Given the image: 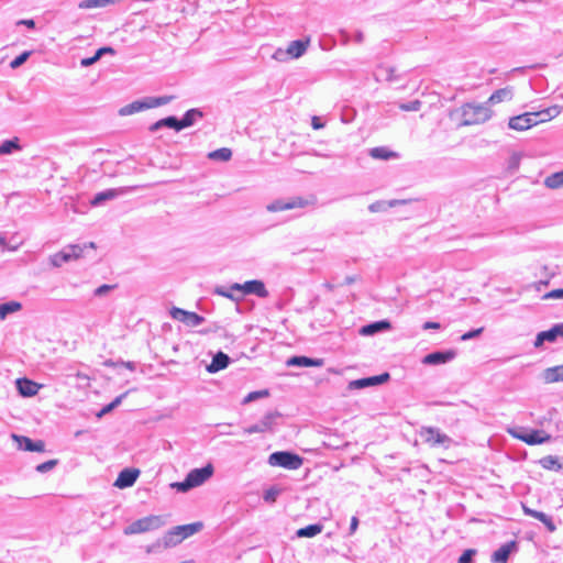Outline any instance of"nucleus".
Masks as SVG:
<instances>
[{"label": "nucleus", "instance_id": "obj_1", "mask_svg": "<svg viewBox=\"0 0 563 563\" xmlns=\"http://www.w3.org/2000/svg\"><path fill=\"white\" fill-rule=\"evenodd\" d=\"M559 113V107L554 106L542 111L519 114L510 118L509 128L516 131H525L538 123L550 120Z\"/></svg>", "mask_w": 563, "mask_h": 563}, {"label": "nucleus", "instance_id": "obj_2", "mask_svg": "<svg viewBox=\"0 0 563 563\" xmlns=\"http://www.w3.org/2000/svg\"><path fill=\"white\" fill-rule=\"evenodd\" d=\"M213 465L211 463H208L206 466L201 468H195L190 471L187 474L185 481L172 483L170 487L177 489L178 492H188L194 487L202 485L213 475Z\"/></svg>", "mask_w": 563, "mask_h": 563}, {"label": "nucleus", "instance_id": "obj_3", "mask_svg": "<svg viewBox=\"0 0 563 563\" xmlns=\"http://www.w3.org/2000/svg\"><path fill=\"white\" fill-rule=\"evenodd\" d=\"M203 528V523L200 521L188 523V525H181L176 526L169 531L166 532V534L163 538L164 547H174L178 543H180L183 540L194 536L195 533L199 532Z\"/></svg>", "mask_w": 563, "mask_h": 563}, {"label": "nucleus", "instance_id": "obj_4", "mask_svg": "<svg viewBox=\"0 0 563 563\" xmlns=\"http://www.w3.org/2000/svg\"><path fill=\"white\" fill-rule=\"evenodd\" d=\"M490 110L484 104L467 103L462 107L463 125L481 124L490 118Z\"/></svg>", "mask_w": 563, "mask_h": 563}, {"label": "nucleus", "instance_id": "obj_5", "mask_svg": "<svg viewBox=\"0 0 563 563\" xmlns=\"http://www.w3.org/2000/svg\"><path fill=\"white\" fill-rule=\"evenodd\" d=\"M165 521L162 516H147L132 522L124 529V534L144 533L164 526Z\"/></svg>", "mask_w": 563, "mask_h": 563}, {"label": "nucleus", "instance_id": "obj_6", "mask_svg": "<svg viewBox=\"0 0 563 563\" xmlns=\"http://www.w3.org/2000/svg\"><path fill=\"white\" fill-rule=\"evenodd\" d=\"M268 462L272 466H280L287 470H298L301 467L303 460L298 454L279 451L272 453L268 457Z\"/></svg>", "mask_w": 563, "mask_h": 563}, {"label": "nucleus", "instance_id": "obj_7", "mask_svg": "<svg viewBox=\"0 0 563 563\" xmlns=\"http://www.w3.org/2000/svg\"><path fill=\"white\" fill-rule=\"evenodd\" d=\"M232 290L242 291L243 295L254 294L261 298H266L268 296V291L262 280H249L244 284H233L231 286Z\"/></svg>", "mask_w": 563, "mask_h": 563}, {"label": "nucleus", "instance_id": "obj_8", "mask_svg": "<svg viewBox=\"0 0 563 563\" xmlns=\"http://www.w3.org/2000/svg\"><path fill=\"white\" fill-rule=\"evenodd\" d=\"M84 247L79 245H69L66 249L55 253L52 256V263L54 266H60L71 260H77L81 256Z\"/></svg>", "mask_w": 563, "mask_h": 563}, {"label": "nucleus", "instance_id": "obj_9", "mask_svg": "<svg viewBox=\"0 0 563 563\" xmlns=\"http://www.w3.org/2000/svg\"><path fill=\"white\" fill-rule=\"evenodd\" d=\"M170 316L173 319L189 327H197L203 321V318L196 312L187 311L177 307H173L170 309Z\"/></svg>", "mask_w": 563, "mask_h": 563}, {"label": "nucleus", "instance_id": "obj_10", "mask_svg": "<svg viewBox=\"0 0 563 563\" xmlns=\"http://www.w3.org/2000/svg\"><path fill=\"white\" fill-rule=\"evenodd\" d=\"M421 437L430 446L444 445L450 442L446 434L441 433L438 429L432 427L422 428Z\"/></svg>", "mask_w": 563, "mask_h": 563}, {"label": "nucleus", "instance_id": "obj_11", "mask_svg": "<svg viewBox=\"0 0 563 563\" xmlns=\"http://www.w3.org/2000/svg\"><path fill=\"white\" fill-rule=\"evenodd\" d=\"M308 203H309L308 200H306L301 197H296V198L290 199L289 201L276 200L273 203L267 206V210L271 212H279V211H285V210H290V209H296V208H303Z\"/></svg>", "mask_w": 563, "mask_h": 563}, {"label": "nucleus", "instance_id": "obj_12", "mask_svg": "<svg viewBox=\"0 0 563 563\" xmlns=\"http://www.w3.org/2000/svg\"><path fill=\"white\" fill-rule=\"evenodd\" d=\"M455 356H456V352L454 350L433 352V353L426 355L422 358V363L424 365L445 364V363L452 361Z\"/></svg>", "mask_w": 563, "mask_h": 563}, {"label": "nucleus", "instance_id": "obj_13", "mask_svg": "<svg viewBox=\"0 0 563 563\" xmlns=\"http://www.w3.org/2000/svg\"><path fill=\"white\" fill-rule=\"evenodd\" d=\"M388 379H389V374L383 373L380 375L352 380L349 383V388L350 389H360V388H365L368 386L380 385V384L386 383Z\"/></svg>", "mask_w": 563, "mask_h": 563}, {"label": "nucleus", "instance_id": "obj_14", "mask_svg": "<svg viewBox=\"0 0 563 563\" xmlns=\"http://www.w3.org/2000/svg\"><path fill=\"white\" fill-rule=\"evenodd\" d=\"M13 440L18 443L19 448L29 452H44L45 443L42 440L33 441L24 435H12Z\"/></svg>", "mask_w": 563, "mask_h": 563}, {"label": "nucleus", "instance_id": "obj_15", "mask_svg": "<svg viewBox=\"0 0 563 563\" xmlns=\"http://www.w3.org/2000/svg\"><path fill=\"white\" fill-rule=\"evenodd\" d=\"M140 475V471L137 468H124L121 471L114 482V486L118 488H126L131 487Z\"/></svg>", "mask_w": 563, "mask_h": 563}, {"label": "nucleus", "instance_id": "obj_16", "mask_svg": "<svg viewBox=\"0 0 563 563\" xmlns=\"http://www.w3.org/2000/svg\"><path fill=\"white\" fill-rule=\"evenodd\" d=\"M18 391L23 397H32L35 396L41 389V385L29 379V378H18L15 382Z\"/></svg>", "mask_w": 563, "mask_h": 563}, {"label": "nucleus", "instance_id": "obj_17", "mask_svg": "<svg viewBox=\"0 0 563 563\" xmlns=\"http://www.w3.org/2000/svg\"><path fill=\"white\" fill-rule=\"evenodd\" d=\"M558 336H563V323L555 324L550 330L540 332L534 341V346L540 347L544 341L553 342Z\"/></svg>", "mask_w": 563, "mask_h": 563}, {"label": "nucleus", "instance_id": "obj_18", "mask_svg": "<svg viewBox=\"0 0 563 563\" xmlns=\"http://www.w3.org/2000/svg\"><path fill=\"white\" fill-rule=\"evenodd\" d=\"M516 438L529 445H534L549 441L551 437L542 430H533L531 432L516 434Z\"/></svg>", "mask_w": 563, "mask_h": 563}, {"label": "nucleus", "instance_id": "obj_19", "mask_svg": "<svg viewBox=\"0 0 563 563\" xmlns=\"http://www.w3.org/2000/svg\"><path fill=\"white\" fill-rule=\"evenodd\" d=\"M522 510L527 516H530V517L541 521L545 526V528L548 529L549 532H554L556 530V527H555L552 518L550 516H548L547 514L531 509L525 505L522 506Z\"/></svg>", "mask_w": 563, "mask_h": 563}, {"label": "nucleus", "instance_id": "obj_20", "mask_svg": "<svg viewBox=\"0 0 563 563\" xmlns=\"http://www.w3.org/2000/svg\"><path fill=\"white\" fill-rule=\"evenodd\" d=\"M324 361L322 358H310L307 356H292L287 361L288 366H306V367H320Z\"/></svg>", "mask_w": 563, "mask_h": 563}, {"label": "nucleus", "instance_id": "obj_21", "mask_svg": "<svg viewBox=\"0 0 563 563\" xmlns=\"http://www.w3.org/2000/svg\"><path fill=\"white\" fill-rule=\"evenodd\" d=\"M369 156L373 159L389 161L398 157V153L388 146H377L369 151Z\"/></svg>", "mask_w": 563, "mask_h": 563}, {"label": "nucleus", "instance_id": "obj_22", "mask_svg": "<svg viewBox=\"0 0 563 563\" xmlns=\"http://www.w3.org/2000/svg\"><path fill=\"white\" fill-rule=\"evenodd\" d=\"M309 38H306V40H298V41H294L291 42L288 47H287V54L291 57V58H298L300 57L301 55H303V53L306 52V49L308 48L309 46Z\"/></svg>", "mask_w": 563, "mask_h": 563}, {"label": "nucleus", "instance_id": "obj_23", "mask_svg": "<svg viewBox=\"0 0 563 563\" xmlns=\"http://www.w3.org/2000/svg\"><path fill=\"white\" fill-rule=\"evenodd\" d=\"M229 364V356L223 352H218L212 362L207 366L209 373H216L225 368Z\"/></svg>", "mask_w": 563, "mask_h": 563}, {"label": "nucleus", "instance_id": "obj_24", "mask_svg": "<svg viewBox=\"0 0 563 563\" xmlns=\"http://www.w3.org/2000/svg\"><path fill=\"white\" fill-rule=\"evenodd\" d=\"M543 379L548 384L563 382V364L547 368L543 372Z\"/></svg>", "mask_w": 563, "mask_h": 563}, {"label": "nucleus", "instance_id": "obj_25", "mask_svg": "<svg viewBox=\"0 0 563 563\" xmlns=\"http://www.w3.org/2000/svg\"><path fill=\"white\" fill-rule=\"evenodd\" d=\"M390 328L389 321H377L361 328L360 333L362 335H372L378 331L387 330Z\"/></svg>", "mask_w": 563, "mask_h": 563}, {"label": "nucleus", "instance_id": "obj_26", "mask_svg": "<svg viewBox=\"0 0 563 563\" xmlns=\"http://www.w3.org/2000/svg\"><path fill=\"white\" fill-rule=\"evenodd\" d=\"M512 98V88L506 87L496 90L489 98L488 102L495 104L503 101H508Z\"/></svg>", "mask_w": 563, "mask_h": 563}, {"label": "nucleus", "instance_id": "obj_27", "mask_svg": "<svg viewBox=\"0 0 563 563\" xmlns=\"http://www.w3.org/2000/svg\"><path fill=\"white\" fill-rule=\"evenodd\" d=\"M162 126H168V128L175 129L177 131L183 129L180 120L176 119L175 117H168V118H165V119H162V120L155 122L151 126V131H156L157 129H159Z\"/></svg>", "mask_w": 563, "mask_h": 563}, {"label": "nucleus", "instance_id": "obj_28", "mask_svg": "<svg viewBox=\"0 0 563 563\" xmlns=\"http://www.w3.org/2000/svg\"><path fill=\"white\" fill-rule=\"evenodd\" d=\"M323 529L322 525L316 523V525H309L307 527L300 528L297 530L296 534L299 538H312L317 534H319Z\"/></svg>", "mask_w": 563, "mask_h": 563}, {"label": "nucleus", "instance_id": "obj_29", "mask_svg": "<svg viewBox=\"0 0 563 563\" xmlns=\"http://www.w3.org/2000/svg\"><path fill=\"white\" fill-rule=\"evenodd\" d=\"M512 544L514 543L504 544L497 551H495L493 554V561L495 563H506L509 558Z\"/></svg>", "mask_w": 563, "mask_h": 563}, {"label": "nucleus", "instance_id": "obj_30", "mask_svg": "<svg viewBox=\"0 0 563 563\" xmlns=\"http://www.w3.org/2000/svg\"><path fill=\"white\" fill-rule=\"evenodd\" d=\"M232 157V151L228 147L218 148L208 154V158L212 161L228 162Z\"/></svg>", "mask_w": 563, "mask_h": 563}, {"label": "nucleus", "instance_id": "obj_31", "mask_svg": "<svg viewBox=\"0 0 563 563\" xmlns=\"http://www.w3.org/2000/svg\"><path fill=\"white\" fill-rule=\"evenodd\" d=\"M144 109H148L147 100L132 102L131 104H128L126 107L122 108L120 110V113L126 115L142 111Z\"/></svg>", "mask_w": 563, "mask_h": 563}, {"label": "nucleus", "instance_id": "obj_32", "mask_svg": "<svg viewBox=\"0 0 563 563\" xmlns=\"http://www.w3.org/2000/svg\"><path fill=\"white\" fill-rule=\"evenodd\" d=\"M21 150L19 144V139L13 137L12 140H7L0 145V155H7L12 153L13 151Z\"/></svg>", "mask_w": 563, "mask_h": 563}, {"label": "nucleus", "instance_id": "obj_33", "mask_svg": "<svg viewBox=\"0 0 563 563\" xmlns=\"http://www.w3.org/2000/svg\"><path fill=\"white\" fill-rule=\"evenodd\" d=\"M118 195H119V190L108 189L106 191L97 194L90 203H91V206H97L104 200H110V199L115 198Z\"/></svg>", "mask_w": 563, "mask_h": 563}, {"label": "nucleus", "instance_id": "obj_34", "mask_svg": "<svg viewBox=\"0 0 563 563\" xmlns=\"http://www.w3.org/2000/svg\"><path fill=\"white\" fill-rule=\"evenodd\" d=\"M21 307L19 301H9L0 305V319H4L9 313L19 311Z\"/></svg>", "mask_w": 563, "mask_h": 563}, {"label": "nucleus", "instance_id": "obj_35", "mask_svg": "<svg viewBox=\"0 0 563 563\" xmlns=\"http://www.w3.org/2000/svg\"><path fill=\"white\" fill-rule=\"evenodd\" d=\"M280 417V413L275 411V412H269L267 413L263 420L261 421V428L260 430H264L265 432L266 431H271L273 430V427H274V423H275V420Z\"/></svg>", "mask_w": 563, "mask_h": 563}, {"label": "nucleus", "instance_id": "obj_36", "mask_svg": "<svg viewBox=\"0 0 563 563\" xmlns=\"http://www.w3.org/2000/svg\"><path fill=\"white\" fill-rule=\"evenodd\" d=\"M118 0H84L79 3L80 9L106 7L115 3Z\"/></svg>", "mask_w": 563, "mask_h": 563}, {"label": "nucleus", "instance_id": "obj_37", "mask_svg": "<svg viewBox=\"0 0 563 563\" xmlns=\"http://www.w3.org/2000/svg\"><path fill=\"white\" fill-rule=\"evenodd\" d=\"M544 184L548 188L556 189L563 186V172L555 173L545 178Z\"/></svg>", "mask_w": 563, "mask_h": 563}, {"label": "nucleus", "instance_id": "obj_38", "mask_svg": "<svg viewBox=\"0 0 563 563\" xmlns=\"http://www.w3.org/2000/svg\"><path fill=\"white\" fill-rule=\"evenodd\" d=\"M200 117H202V113L199 110L191 109V110L187 111L185 113L184 118L180 120L183 129L194 124L196 118H200Z\"/></svg>", "mask_w": 563, "mask_h": 563}, {"label": "nucleus", "instance_id": "obj_39", "mask_svg": "<svg viewBox=\"0 0 563 563\" xmlns=\"http://www.w3.org/2000/svg\"><path fill=\"white\" fill-rule=\"evenodd\" d=\"M128 393H124L120 396H118L117 398H114V400H112L110 404H108L107 406H104L98 413H97V417L98 418H101L102 416L109 413L110 411H112L115 407H118L123 398L126 396Z\"/></svg>", "mask_w": 563, "mask_h": 563}, {"label": "nucleus", "instance_id": "obj_40", "mask_svg": "<svg viewBox=\"0 0 563 563\" xmlns=\"http://www.w3.org/2000/svg\"><path fill=\"white\" fill-rule=\"evenodd\" d=\"M172 100H173V96H163V97H157V98H150V99H147L148 109L167 104Z\"/></svg>", "mask_w": 563, "mask_h": 563}, {"label": "nucleus", "instance_id": "obj_41", "mask_svg": "<svg viewBox=\"0 0 563 563\" xmlns=\"http://www.w3.org/2000/svg\"><path fill=\"white\" fill-rule=\"evenodd\" d=\"M31 55V52L30 51H26V52H23L22 54H20L19 56H16L11 63H10V67L15 69L18 67H20L22 64H24L26 62V59L30 57Z\"/></svg>", "mask_w": 563, "mask_h": 563}, {"label": "nucleus", "instance_id": "obj_42", "mask_svg": "<svg viewBox=\"0 0 563 563\" xmlns=\"http://www.w3.org/2000/svg\"><path fill=\"white\" fill-rule=\"evenodd\" d=\"M269 395L268 390L267 389H264V390H257V391H252L250 393L245 399H244V402H250V401H253L257 398H261V397H267Z\"/></svg>", "mask_w": 563, "mask_h": 563}, {"label": "nucleus", "instance_id": "obj_43", "mask_svg": "<svg viewBox=\"0 0 563 563\" xmlns=\"http://www.w3.org/2000/svg\"><path fill=\"white\" fill-rule=\"evenodd\" d=\"M56 464H57V460H49V461L38 464L36 466V471L40 473H45V472L54 468L56 466Z\"/></svg>", "mask_w": 563, "mask_h": 563}, {"label": "nucleus", "instance_id": "obj_44", "mask_svg": "<svg viewBox=\"0 0 563 563\" xmlns=\"http://www.w3.org/2000/svg\"><path fill=\"white\" fill-rule=\"evenodd\" d=\"M421 107V102L419 100H415L412 102H409V103H402L399 106V108L402 110V111H417L419 110Z\"/></svg>", "mask_w": 563, "mask_h": 563}, {"label": "nucleus", "instance_id": "obj_45", "mask_svg": "<svg viewBox=\"0 0 563 563\" xmlns=\"http://www.w3.org/2000/svg\"><path fill=\"white\" fill-rule=\"evenodd\" d=\"M475 554V550L468 549L463 552V554L459 559V563H472L473 555Z\"/></svg>", "mask_w": 563, "mask_h": 563}, {"label": "nucleus", "instance_id": "obj_46", "mask_svg": "<svg viewBox=\"0 0 563 563\" xmlns=\"http://www.w3.org/2000/svg\"><path fill=\"white\" fill-rule=\"evenodd\" d=\"M543 299H563V289H553L544 294Z\"/></svg>", "mask_w": 563, "mask_h": 563}, {"label": "nucleus", "instance_id": "obj_47", "mask_svg": "<svg viewBox=\"0 0 563 563\" xmlns=\"http://www.w3.org/2000/svg\"><path fill=\"white\" fill-rule=\"evenodd\" d=\"M278 496V490L275 488H269L264 494V500L267 503H275Z\"/></svg>", "mask_w": 563, "mask_h": 563}, {"label": "nucleus", "instance_id": "obj_48", "mask_svg": "<svg viewBox=\"0 0 563 563\" xmlns=\"http://www.w3.org/2000/svg\"><path fill=\"white\" fill-rule=\"evenodd\" d=\"M117 287V285H101L100 287H98L96 290H95V295L96 296H103L106 295L108 291L114 289Z\"/></svg>", "mask_w": 563, "mask_h": 563}, {"label": "nucleus", "instance_id": "obj_49", "mask_svg": "<svg viewBox=\"0 0 563 563\" xmlns=\"http://www.w3.org/2000/svg\"><path fill=\"white\" fill-rule=\"evenodd\" d=\"M484 328H478L473 331L466 332L461 336V340L466 341L472 338L478 336L483 332Z\"/></svg>", "mask_w": 563, "mask_h": 563}, {"label": "nucleus", "instance_id": "obj_50", "mask_svg": "<svg viewBox=\"0 0 563 563\" xmlns=\"http://www.w3.org/2000/svg\"><path fill=\"white\" fill-rule=\"evenodd\" d=\"M99 58L100 57H97V52H96L93 56L82 58L80 64H81V66L87 67V66L95 64L97 60H99Z\"/></svg>", "mask_w": 563, "mask_h": 563}, {"label": "nucleus", "instance_id": "obj_51", "mask_svg": "<svg viewBox=\"0 0 563 563\" xmlns=\"http://www.w3.org/2000/svg\"><path fill=\"white\" fill-rule=\"evenodd\" d=\"M440 327H441V324L439 322H433V321H428L423 324L424 330H428V329L438 330V329H440Z\"/></svg>", "mask_w": 563, "mask_h": 563}, {"label": "nucleus", "instance_id": "obj_52", "mask_svg": "<svg viewBox=\"0 0 563 563\" xmlns=\"http://www.w3.org/2000/svg\"><path fill=\"white\" fill-rule=\"evenodd\" d=\"M542 463H543V466L544 467H552L554 464H556L555 460L551 456H548L545 459L542 460Z\"/></svg>", "mask_w": 563, "mask_h": 563}, {"label": "nucleus", "instance_id": "obj_53", "mask_svg": "<svg viewBox=\"0 0 563 563\" xmlns=\"http://www.w3.org/2000/svg\"><path fill=\"white\" fill-rule=\"evenodd\" d=\"M18 24H23V25L27 26L29 29H34L35 27V22L32 19L21 20V21L18 22Z\"/></svg>", "mask_w": 563, "mask_h": 563}, {"label": "nucleus", "instance_id": "obj_54", "mask_svg": "<svg viewBox=\"0 0 563 563\" xmlns=\"http://www.w3.org/2000/svg\"><path fill=\"white\" fill-rule=\"evenodd\" d=\"M106 53L113 54L114 49L112 47H101L97 51V57H101Z\"/></svg>", "mask_w": 563, "mask_h": 563}, {"label": "nucleus", "instance_id": "obj_55", "mask_svg": "<svg viewBox=\"0 0 563 563\" xmlns=\"http://www.w3.org/2000/svg\"><path fill=\"white\" fill-rule=\"evenodd\" d=\"M358 526V519L356 517H352L351 525H350V531L351 533H354Z\"/></svg>", "mask_w": 563, "mask_h": 563}, {"label": "nucleus", "instance_id": "obj_56", "mask_svg": "<svg viewBox=\"0 0 563 563\" xmlns=\"http://www.w3.org/2000/svg\"><path fill=\"white\" fill-rule=\"evenodd\" d=\"M311 124H312V128L316 129V130H318V129L323 126V124L320 122V118L319 117H313L312 121H311Z\"/></svg>", "mask_w": 563, "mask_h": 563}, {"label": "nucleus", "instance_id": "obj_57", "mask_svg": "<svg viewBox=\"0 0 563 563\" xmlns=\"http://www.w3.org/2000/svg\"><path fill=\"white\" fill-rule=\"evenodd\" d=\"M261 428V423L260 424H256V426H253V427H250L246 429V432L247 433H255V432H265L264 430H260Z\"/></svg>", "mask_w": 563, "mask_h": 563}, {"label": "nucleus", "instance_id": "obj_58", "mask_svg": "<svg viewBox=\"0 0 563 563\" xmlns=\"http://www.w3.org/2000/svg\"><path fill=\"white\" fill-rule=\"evenodd\" d=\"M7 241L4 238L0 236V251L4 252L7 250Z\"/></svg>", "mask_w": 563, "mask_h": 563}, {"label": "nucleus", "instance_id": "obj_59", "mask_svg": "<svg viewBox=\"0 0 563 563\" xmlns=\"http://www.w3.org/2000/svg\"><path fill=\"white\" fill-rule=\"evenodd\" d=\"M323 286H324L325 288H328L329 290H332V289L334 288V287H333V285H332V284H330V283H325Z\"/></svg>", "mask_w": 563, "mask_h": 563}, {"label": "nucleus", "instance_id": "obj_60", "mask_svg": "<svg viewBox=\"0 0 563 563\" xmlns=\"http://www.w3.org/2000/svg\"><path fill=\"white\" fill-rule=\"evenodd\" d=\"M88 245H89V247H91V249H96V245H95V243H93V242H90Z\"/></svg>", "mask_w": 563, "mask_h": 563}]
</instances>
